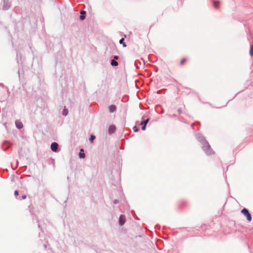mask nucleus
<instances>
[{
    "instance_id": "4468645a",
    "label": "nucleus",
    "mask_w": 253,
    "mask_h": 253,
    "mask_svg": "<svg viewBox=\"0 0 253 253\" xmlns=\"http://www.w3.org/2000/svg\"><path fill=\"white\" fill-rule=\"evenodd\" d=\"M250 54L251 56L253 55V45L250 46Z\"/></svg>"
},
{
    "instance_id": "39448f33",
    "label": "nucleus",
    "mask_w": 253,
    "mask_h": 253,
    "mask_svg": "<svg viewBox=\"0 0 253 253\" xmlns=\"http://www.w3.org/2000/svg\"><path fill=\"white\" fill-rule=\"evenodd\" d=\"M126 222V217L125 215H121L119 218V222L121 225H123Z\"/></svg>"
},
{
    "instance_id": "412c9836",
    "label": "nucleus",
    "mask_w": 253,
    "mask_h": 253,
    "mask_svg": "<svg viewBox=\"0 0 253 253\" xmlns=\"http://www.w3.org/2000/svg\"><path fill=\"white\" fill-rule=\"evenodd\" d=\"M114 59H118V56H114Z\"/></svg>"
},
{
    "instance_id": "ddd939ff",
    "label": "nucleus",
    "mask_w": 253,
    "mask_h": 253,
    "mask_svg": "<svg viewBox=\"0 0 253 253\" xmlns=\"http://www.w3.org/2000/svg\"><path fill=\"white\" fill-rule=\"evenodd\" d=\"M124 38H122L120 40V43L121 44H123V45L124 47H126V43L124 42Z\"/></svg>"
},
{
    "instance_id": "f3484780",
    "label": "nucleus",
    "mask_w": 253,
    "mask_h": 253,
    "mask_svg": "<svg viewBox=\"0 0 253 253\" xmlns=\"http://www.w3.org/2000/svg\"><path fill=\"white\" fill-rule=\"evenodd\" d=\"M95 138V136L93 135H91L90 138V141L93 142V140Z\"/></svg>"
},
{
    "instance_id": "5701e85b",
    "label": "nucleus",
    "mask_w": 253,
    "mask_h": 253,
    "mask_svg": "<svg viewBox=\"0 0 253 253\" xmlns=\"http://www.w3.org/2000/svg\"><path fill=\"white\" fill-rule=\"evenodd\" d=\"M114 203H117V201H114Z\"/></svg>"
},
{
    "instance_id": "9d476101",
    "label": "nucleus",
    "mask_w": 253,
    "mask_h": 253,
    "mask_svg": "<svg viewBox=\"0 0 253 253\" xmlns=\"http://www.w3.org/2000/svg\"><path fill=\"white\" fill-rule=\"evenodd\" d=\"M116 109V107L115 105H112L109 107V110L110 112H114V111H115Z\"/></svg>"
},
{
    "instance_id": "0eeeda50",
    "label": "nucleus",
    "mask_w": 253,
    "mask_h": 253,
    "mask_svg": "<svg viewBox=\"0 0 253 253\" xmlns=\"http://www.w3.org/2000/svg\"><path fill=\"white\" fill-rule=\"evenodd\" d=\"M115 130H116L115 126H111L109 127L108 131L110 133H112L115 132Z\"/></svg>"
},
{
    "instance_id": "4be33fe9",
    "label": "nucleus",
    "mask_w": 253,
    "mask_h": 253,
    "mask_svg": "<svg viewBox=\"0 0 253 253\" xmlns=\"http://www.w3.org/2000/svg\"><path fill=\"white\" fill-rule=\"evenodd\" d=\"M178 112H179V113H180L181 111V110H179Z\"/></svg>"
},
{
    "instance_id": "a211bd4d",
    "label": "nucleus",
    "mask_w": 253,
    "mask_h": 253,
    "mask_svg": "<svg viewBox=\"0 0 253 253\" xmlns=\"http://www.w3.org/2000/svg\"><path fill=\"white\" fill-rule=\"evenodd\" d=\"M133 130L135 132H137L138 130V129L136 126L133 127Z\"/></svg>"
},
{
    "instance_id": "6ab92c4d",
    "label": "nucleus",
    "mask_w": 253,
    "mask_h": 253,
    "mask_svg": "<svg viewBox=\"0 0 253 253\" xmlns=\"http://www.w3.org/2000/svg\"><path fill=\"white\" fill-rule=\"evenodd\" d=\"M19 193H18V191L16 190L14 191V195L15 196H17L18 195Z\"/></svg>"
},
{
    "instance_id": "9b49d317",
    "label": "nucleus",
    "mask_w": 253,
    "mask_h": 253,
    "mask_svg": "<svg viewBox=\"0 0 253 253\" xmlns=\"http://www.w3.org/2000/svg\"><path fill=\"white\" fill-rule=\"evenodd\" d=\"M213 5L215 7L217 8L218 7L219 5V1H213Z\"/></svg>"
},
{
    "instance_id": "f03ea898",
    "label": "nucleus",
    "mask_w": 253,
    "mask_h": 253,
    "mask_svg": "<svg viewBox=\"0 0 253 253\" xmlns=\"http://www.w3.org/2000/svg\"><path fill=\"white\" fill-rule=\"evenodd\" d=\"M241 212H242V213H243L244 214V215H245L248 221H251L252 216L247 209H246L245 208L243 209L241 211Z\"/></svg>"
},
{
    "instance_id": "f8f14e48",
    "label": "nucleus",
    "mask_w": 253,
    "mask_h": 253,
    "mask_svg": "<svg viewBox=\"0 0 253 253\" xmlns=\"http://www.w3.org/2000/svg\"><path fill=\"white\" fill-rule=\"evenodd\" d=\"M111 64L112 66H116L118 65V63L117 61H116L115 60H112L111 61Z\"/></svg>"
},
{
    "instance_id": "6e6552de",
    "label": "nucleus",
    "mask_w": 253,
    "mask_h": 253,
    "mask_svg": "<svg viewBox=\"0 0 253 253\" xmlns=\"http://www.w3.org/2000/svg\"><path fill=\"white\" fill-rule=\"evenodd\" d=\"M81 15L80 16V19L82 20H83L85 19V11H81L80 12Z\"/></svg>"
},
{
    "instance_id": "2eb2a0df",
    "label": "nucleus",
    "mask_w": 253,
    "mask_h": 253,
    "mask_svg": "<svg viewBox=\"0 0 253 253\" xmlns=\"http://www.w3.org/2000/svg\"><path fill=\"white\" fill-rule=\"evenodd\" d=\"M187 61V59L186 58H183L182 59L181 61H180V64L181 65H183L185 62L186 61Z\"/></svg>"
},
{
    "instance_id": "20e7f679",
    "label": "nucleus",
    "mask_w": 253,
    "mask_h": 253,
    "mask_svg": "<svg viewBox=\"0 0 253 253\" xmlns=\"http://www.w3.org/2000/svg\"><path fill=\"white\" fill-rule=\"evenodd\" d=\"M149 119H147L146 120H144L143 122H141V125L142 126V129L143 130H145L146 129V126L148 122H149Z\"/></svg>"
},
{
    "instance_id": "1a4fd4ad",
    "label": "nucleus",
    "mask_w": 253,
    "mask_h": 253,
    "mask_svg": "<svg viewBox=\"0 0 253 253\" xmlns=\"http://www.w3.org/2000/svg\"><path fill=\"white\" fill-rule=\"evenodd\" d=\"M84 151L83 149H81L80 150V152L79 153V157L81 158H84L85 157V154L84 153Z\"/></svg>"
},
{
    "instance_id": "423d86ee",
    "label": "nucleus",
    "mask_w": 253,
    "mask_h": 253,
    "mask_svg": "<svg viewBox=\"0 0 253 253\" xmlns=\"http://www.w3.org/2000/svg\"><path fill=\"white\" fill-rule=\"evenodd\" d=\"M15 125L17 128H22L23 127L22 122L20 121H16L15 122Z\"/></svg>"
},
{
    "instance_id": "7ed1b4c3",
    "label": "nucleus",
    "mask_w": 253,
    "mask_h": 253,
    "mask_svg": "<svg viewBox=\"0 0 253 253\" xmlns=\"http://www.w3.org/2000/svg\"><path fill=\"white\" fill-rule=\"evenodd\" d=\"M58 144L56 142H53L51 145V149L54 151L56 152L58 149Z\"/></svg>"
},
{
    "instance_id": "aec40b11",
    "label": "nucleus",
    "mask_w": 253,
    "mask_h": 253,
    "mask_svg": "<svg viewBox=\"0 0 253 253\" xmlns=\"http://www.w3.org/2000/svg\"><path fill=\"white\" fill-rule=\"evenodd\" d=\"M26 198V195H24L22 196V199H25Z\"/></svg>"
},
{
    "instance_id": "dca6fc26",
    "label": "nucleus",
    "mask_w": 253,
    "mask_h": 253,
    "mask_svg": "<svg viewBox=\"0 0 253 253\" xmlns=\"http://www.w3.org/2000/svg\"><path fill=\"white\" fill-rule=\"evenodd\" d=\"M67 113H68V111L67 109H64L63 111V115H65V116H66L67 115Z\"/></svg>"
},
{
    "instance_id": "f257e3e1",
    "label": "nucleus",
    "mask_w": 253,
    "mask_h": 253,
    "mask_svg": "<svg viewBox=\"0 0 253 253\" xmlns=\"http://www.w3.org/2000/svg\"><path fill=\"white\" fill-rule=\"evenodd\" d=\"M203 149L207 155H210L214 153L212 150L211 149L210 145L207 143L203 146Z\"/></svg>"
}]
</instances>
